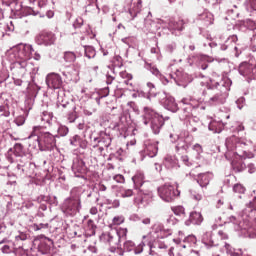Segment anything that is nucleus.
Wrapping results in <instances>:
<instances>
[{"label":"nucleus","instance_id":"1","mask_svg":"<svg viewBox=\"0 0 256 256\" xmlns=\"http://www.w3.org/2000/svg\"><path fill=\"white\" fill-rule=\"evenodd\" d=\"M201 87L206 90L202 91L203 97H205L206 104L210 107H219V105H225L227 103V97H229V91L233 81L229 77H223L220 81L198 74Z\"/></svg>","mask_w":256,"mask_h":256},{"label":"nucleus","instance_id":"2","mask_svg":"<svg viewBox=\"0 0 256 256\" xmlns=\"http://www.w3.org/2000/svg\"><path fill=\"white\" fill-rule=\"evenodd\" d=\"M228 223H233L239 237L256 239V197L242 211L238 220L235 216H230Z\"/></svg>","mask_w":256,"mask_h":256},{"label":"nucleus","instance_id":"3","mask_svg":"<svg viewBox=\"0 0 256 256\" xmlns=\"http://www.w3.org/2000/svg\"><path fill=\"white\" fill-rule=\"evenodd\" d=\"M33 53H35V49L31 44H19L13 47L8 55V59L11 61V71L25 75L29 65L27 61L33 57Z\"/></svg>","mask_w":256,"mask_h":256},{"label":"nucleus","instance_id":"4","mask_svg":"<svg viewBox=\"0 0 256 256\" xmlns=\"http://www.w3.org/2000/svg\"><path fill=\"white\" fill-rule=\"evenodd\" d=\"M226 158L232 159H251L252 154H249L245 150H241V145H245V142H241L237 136H231L226 139Z\"/></svg>","mask_w":256,"mask_h":256},{"label":"nucleus","instance_id":"5","mask_svg":"<svg viewBox=\"0 0 256 256\" xmlns=\"http://www.w3.org/2000/svg\"><path fill=\"white\" fill-rule=\"evenodd\" d=\"M168 119L169 117L164 118L152 108L144 107L143 123L144 125H149L150 123V127L154 135H159V133H161V129L165 125V121H168Z\"/></svg>","mask_w":256,"mask_h":256},{"label":"nucleus","instance_id":"6","mask_svg":"<svg viewBox=\"0 0 256 256\" xmlns=\"http://www.w3.org/2000/svg\"><path fill=\"white\" fill-rule=\"evenodd\" d=\"M132 181L141 203H151L153 199V192L151 189L145 188V174L141 171L136 172L132 177Z\"/></svg>","mask_w":256,"mask_h":256},{"label":"nucleus","instance_id":"7","mask_svg":"<svg viewBox=\"0 0 256 256\" xmlns=\"http://www.w3.org/2000/svg\"><path fill=\"white\" fill-rule=\"evenodd\" d=\"M89 139L92 149H97L100 155L105 151V149H109V147H111V143L113 141L111 135L107 134L105 131L98 132L97 136H94L93 132H91L89 134Z\"/></svg>","mask_w":256,"mask_h":256},{"label":"nucleus","instance_id":"8","mask_svg":"<svg viewBox=\"0 0 256 256\" xmlns=\"http://www.w3.org/2000/svg\"><path fill=\"white\" fill-rule=\"evenodd\" d=\"M81 207V196L71 195L64 200L61 209L67 217H75L77 213H80Z\"/></svg>","mask_w":256,"mask_h":256},{"label":"nucleus","instance_id":"9","mask_svg":"<svg viewBox=\"0 0 256 256\" xmlns=\"http://www.w3.org/2000/svg\"><path fill=\"white\" fill-rule=\"evenodd\" d=\"M168 71H170V79L179 87H187L193 81L189 74L185 73L181 68L178 69L175 65H170Z\"/></svg>","mask_w":256,"mask_h":256},{"label":"nucleus","instance_id":"10","mask_svg":"<svg viewBox=\"0 0 256 256\" xmlns=\"http://www.w3.org/2000/svg\"><path fill=\"white\" fill-rule=\"evenodd\" d=\"M143 247H145V242H141L138 246L135 242L131 240H126L123 243V249L119 247L110 246V253H116L117 255H124V253H134V255H139L143 253Z\"/></svg>","mask_w":256,"mask_h":256},{"label":"nucleus","instance_id":"11","mask_svg":"<svg viewBox=\"0 0 256 256\" xmlns=\"http://www.w3.org/2000/svg\"><path fill=\"white\" fill-rule=\"evenodd\" d=\"M181 103H183L184 106L178 112L180 121H187L192 119V117H195L193 115V111H195V109H205V107L199 104H193V100H191V98H183Z\"/></svg>","mask_w":256,"mask_h":256},{"label":"nucleus","instance_id":"12","mask_svg":"<svg viewBox=\"0 0 256 256\" xmlns=\"http://www.w3.org/2000/svg\"><path fill=\"white\" fill-rule=\"evenodd\" d=\"M238 41H239V37L233 34L228 36L227 39L224 41V43H220L219 45H217V43L215 42H209L208 47H210V49H215V47H217L219 51H227V49H234V51H236L235 57H239V55H241V52L237 47Z\"/></svg>","mask_w":256,"mask_h":256},{"label":"nucleus","instance_id":"13","mask_svg":"<svg viewBox=\"0 0 256 256\" xmlns=\"http://www.w3.org/2000/svg\"><path fill=\"white\" fill-rule=\"evenodd\" d=\"M158 195L162 201L173 203L181 195V192L171 184H164L158 188Z\"/></svg>","mask_w":256,"mask_h":256},{"label":"nucleus","instance_id":"14","mask_svg":"<svg viewBox=\"0 0 256 256\" xmlns=\"http://www.w3.org/2000/svg\"><path fill=\"white\" fill-rule=\"evenodd\" d=\"M55 41H57V36L51 31H41L35 37V43L37 45H43L44 47L55 45Z\"/></svg>","mask_w":256,"mask_h":256},{"label":"nucleus","instance_id":"15","mask_svg":"<svg viewBox=\"0 0 256 256\" xmlns=\"http://www.w3.org/2000/svg\"><path fill=\"white\" fill-rule=\"evenodd\" d=\"M158 97H159L160 105L164 109H167L172 113H177V111H179V106H177V102H175V98H173L171 95L165 92H160L158 93Z\"/></svg>","mask_w":256,"mask_h":256},{"label":"nucleus","instance_id":"16","mask_svg":"<svg viewBox=\"0 0 256 256\" xmlns=\"http://www.w3.org/2000/svg\"><path fill=\"white\" fill-rule=\"evenodd\" d=\"M13 153V154H12ZM17 157V161H23V159H27V154H25V149H23V144L16 143L13 148L8 150L7 160L9 163H15V158Z\"/></svg>","mask_w":256,"mask_h":256},{"label":"nucleus","instance_id":"17","mask_svg":"<svg viewBox=\"0 0 256 256\" xmlns=\"http://www.w3.org/2000/svg\"><path fill=\"white\" fill-rule=\"evenodd\" d=\"M40 142H41V151H51L57 145V140L55 136L49 132H41L40 130Z\"/></svg>","mask_w":256,"mask_h":256},{"label":"nucleus","instance_id":"18","mask_svg":"<svg viewBox=\"0 0 256 256\" xmlns=\"http://www.w3.org/2000/svg\"><path fill=\"white\" fill-rule=\"evenodd\" d=\"M16 161L18 163L16 169L19 171V173H23V175H27L28 177L35 174V163L29 161V158H23L22 160Z\"/></svg>","mask_w":256,"mask_h":256},{"label":"nucleus","instance_id":"19","mask_svg":"<svg viewBox=\"0 0 256 256\" xmlns=\"http://www.w3.org/2000/svg\"><path fill=\"white\" fill-rule=\"evenodd\" d=\"M29 147L41 151V126H34L31 135L28 136Z\"/></svg>","mask_w":256,"mask_h":256},{"label":"nucleus","instance_id":"20","mask_svg":"<svg viewBox=\"0 0 256 256\" xmlns=\"http://www.w3.org/2000/svg\"><path fill=\"white\" fill-rule=\"evenodd\" d=\"M238 71L242 77H248L249 79H256V65L248 62H242L238 68Z\"/></svg>","mask_w":256,"mask_h":256},{"label":"nucleus","instance_id":"21","mask_svg":"<svg viewBox=\"0 0 256 256\" xmlns=\"http://www.w3.org/2000/svg\"><path fill=\"white\" fill-rule=\"evenodd\" d=\"M46 85L49 89H61L63 87V79L57 73H50L46 76Z\"/></svg>","mask_w":256,"mask_h":256},{"label":"nucleus","instance_id":"22","mask_svg":"<svg viewBox=\"0 0 256 256\" xmlns=\"http://www.w3.org/2000/svg\"><path fill=\"white\" fill-rule=\"evenodd\" d=\"M72 171L75 177H84L85 173H87V166L85 165V161L79 158H75L72 164Z\"/></svg>","mask_w":256,"mask_h":256},{"label":"nucleus","instance_id":"23","mask_svg":"<svg viewBox=\"0 0 256 256\" xmlns=\"http://www.w3.org/2000/svg\"><path fill=\"white\" fill-rule=\"evenodd\" d=\"M158 152L159 147L157 146V142L148 140L144 143V155H146L147 157H157Z\"/></svg>","mask_w":256,"mask_h":256},{"label":"nucleus","instance_id":"24","mask_svg":"<svg viewBox=\"0 0 256 256\" xmlns=\"http://www.w3.org/2000/svg\"><path fill=\"white\" fill-rule=\"evenodd\" d=\"M0 113L2 117H9L11 114L13 115L15 113V110L13 109V102L5 99L3 104L0 105Z\"/></svg>","mask_w":256,"mask_h":256},{"label":"nucleus","instance_id":"25","mask_svg":"<svg viewBox=\"0 0 256 256\" xmlns=\"http://www.w3.org/2000/svg\"><path fill=\"white\" fill-rule=\"evenodd\" d=\"M203 223V215L201 212H191L189 215V219L185 221V225L189 227V225H201Z\"/></svg>","mask_w":256,"mask_h":256},{"label":"nucleus","instance_id":"26","mask_svg":"<svg viewBox=\"0 0 256 256\" xmlns=\"http://www.w3.org/2000/svg\"><path fill=\"white\" fill-rule=\"evenodd\" d=\"M143 9V0H132V3L129 8V14L132 19H135Z\"/></svg>","mask_w":256,"mask_h":256},{"label":"nucleus","instance_id":"27","mask_svg":"<svg viewBox=\"0 0 256 256\" xmlns=\"http://www.w3.org/2000/svg\"><path fill=\"white\" fill-rule=\"evenodd\" d=\"M211 179H213V174L211 172H205L198 174L196 181L201 189H205L207 185H209Z\"/></svg>","mask_w":256,"mask_h":256},{"label":"nucleus","instance_id":"28","mask_svg":"<svg viewBox=\"0 0 256 256\" xmlns=\"http://www.w3.org/2000/svg\"><path fill=\"white\" fill-rule=\"evenodd\" d=\"M213 13L204 10L203 13H198V21H202L204 27H209V25H213Z\"/></svg>","mask_w":256,"mask_h":256},{"label":"nucleus","instance_id":"29","mask_svg":"<svg viewBox=\"0 0 256 256\" xmlns=\"http://www.w3.org/2000/svg\"><path fill=\"white\" fill-rule=\"evenodd\" d=\"M185 125L188 133H195V131L199 129V125H201V122L199 121V117L194 116L188 120H185Z\"/></svg>","mask_w":256,"mask_h":256},{"label":"nucleus","instance_id":"30","mask_svg":"<svg viewBox=\"0 0 256 256\" xmlns=\"http://www.w3.org/2000/svg\"><path fill=\"white\" fill-rule=\"evenodd\" d=\"M164 165L167 169H179V160L175 156L167 155L164 158Z\"/></svg>","mask_w":256,"mask_h":256},{"label":"nucleus","instance_id":"31","mask_svg":"<svg viewBox=\"0 0 256 256\" xmlns=\"http://www.w3.org/2000/svg\"><path fill=\"white\" fill-rule=\"evenodd\" d=\"M202 243L206 247H217V242L213 240V232H206L202 235Z\"/></svg>","mask_w":256,"mask_h":256},{"label":"nucleus","instance_id":"32","mask_svg":"<svg viewBox=\"0 0 256 256\" xmlns=\"http://www.w3.org/2000/svg\"><path fill=\"white\" fill-rule=\"evenodd\" d=\"M183 25L184 22L181 19L176 20L171 18L168 22V28L172 31H183Z\"/></svg>","mask_w":256,"mask_h":256},{"label":"nucleus","instance_id":"33","mask_svg":"<svg viewBox=\"0 0 256 256\" xmlns=\"http://www.w3.org/2000/svg\"><path fill=\"white\" fill-rule=\"evenodd\" d=\"M231 165H232V169L236 173H241V171H245L247 167L245 165V162H243V159H238V158H233Z\"/></svg>","mask_w":256,"mask_h":256},{"label":"nucleus","instance_id":"34","mask_svg":"<svg viewBox=\"0 0 256 256\" xmlns=\"http://www.w3.org/2000/svg\"><path fill=\"white\" fill-rule=\"evenodd\" d=\"M244 7L251 17H256V0H245Z\"/></svg>","mask_w":256,"mask_h":256},{"label":"nucleus","instance_id":"35","mask_svg":"<svg viewBox=\"0 0 256 256\" xmlns=\"http://www.w3.org/2000/svg\"><path fill=\"white\" fill-rule=\"evenodd\" d=\"M85 235L86 237H93L97 231V225H95V222L93 220H88L87 224L85 226Z\"/></svg>","mask_w":256,"mask_h":256},{"label":"nucleus","instance_id":"36","mask_svg":"<svg viewBox=\"0 0 256 256\" xmlns=\"http://www.w3.org/2000/svg\"><path fill=\"white\" fill-rule=\"evenodd\" d=\"M223 127V122L217 120H212L208 125V129L212 131V133H221Z\"/></svg>","mask_w":256,"mask_h":256},{"label":"nucleus","instance_id":"37","mask_svg":"<svg viewBox=\"0 0 256 256\" xmlns=\"http://www.w3.org/2000/svg\"><path fill=\"white\" fill-rule=\"evenodd\" d=\"M144 69H146V71H149L155 77H161V71H159V68H157V65L153 63L145 62Z\"/></svg>","mask_w":256,"mask_h":256},{"label":"nucleus","instance_id":"38","mask_svg":"<svg viewBox=\"0 0 256 256\" xmlns=\"http://www.w3.org/2000/svg\"><path fill=\"white\" fill-rule=\"evenodd\" d=\"M225 251L228 255L231 256H241L243 255V250H235L233 247H231V244L225 242L224 244Z\"/></svg>","mask_w":256,"mask_h":256},{"label":"nucleus","instance_id":"39","mask_svg":"<svg viewBox=\"0 0 256 256\" xmlns=\"http://www.w3.org/2000/svg\"><path fill=\"white\" fill-rule=\"evenodd\" d=\"M40 121L42 123H47L48 125H51V122L53 121V112H42V115L40 116Z\"/></svg>","mask_w":256,"mask_h":256},{"label":"nucleus","instance_id":"40","mask_svg":"<svg viewBox=\"0 0 256 256\" xmlns=\"http://www.w3.org/2000/svg\"><path fill=\"white\" fill-rule=\"evenodd\" d=\"M40 201H44L45 203H49L50 205H58L57 196H40L38 198Z\"/></svg>","mask_w":256,"mask_h":256},{"label":"nucleus","instance_id":"41","mask_svg":"<svg viewBox=\"0 0 256 256\" xmlns=\"http://www.w3.org/2000/svg\"><path fill=\"white\" fill-rule=\"evenodd\" d=\"M101 240L104 241V243H109L110 245H115V236L113 234L106 232L102 234Z\"/></svg>","mask_w":256,"mask_h":256},{"label":"nucleus","instance_id":"42","mask_svg":"<svg viewBox=\"0 0 256 256\" xmlns=\"http://www.w3.org/2000/svg\"><path fill=\"white\" fill-rule=\"evenodd\" d=\"M189 193L194 201H201V199H203V193L197 188L190 189Z\"/></svg>","mask_w":256,"mask_h":256},{"label":"nucleus","instance_id":"43","mask_svg":"<svg viewBox=\"0 0 256 256\" xmlns=\"http://www.w3.org/2000/svg\"><path fill=\"white\" fill-rule=\"evenodd\" d=\"M57 107H63V109H67V107H69L70 103H69V100H67V98H64L63 96H61V94L58 95V98H57Z\"/></svg>","mask_w":256,"mask_h":256},{"label":"nucleus","instance_id":"44","mask_svg":"<svg viewBox=\"0 0 256 256\" xmlns=\"http://www.w3.org/2000/svg\"><path fill=\"white\" fill-rule=\"evenodd\" d=\"M234 9H228V17L232 19V21H235L239 17V9H237V4L233 5Z\"/></svg>","mask_w":256,"mask_h":256},{"label":"nucleus","instance_id":"45","mask_svg":"<svg viewBox=\"0 0 256 256\" xmlns=\"http://www.w3.org/2000/svg\"><path fill=\"white\" fill-rule=\"evenodd\" d=\"M84 51H85V57H87L88 59H93L95 55H97L95 48L92 46H85Z\"/></svg>","mask_w":256,"mask_h":256},{"label":"nucleus","instance_id":"46","mask_svg":"<svg viewBox=\"0 0 256 256\" xmlns=\"http://www.w3.org/2000/svg\"><path fill=\"white\" fill-rule=\"evenodd\" d=\"M193 155H195L196 161L201 159V153H203V147L200 144H195L193 146Z\"/></svg>","mask_w":256,"mask_h":256},{"label":"nucleus","instance_id":"47","mask_svg":"<svg viewBox=\"0 0 256 256\" xmlns=\"http://www.w3.org/2000/svg\"><path fill=\"white\" fill-rule=\"evenodd\" d=\"M85 253L90 256H99V249H97V246L95 245H90L85 250Z\"/></svg>","mask_w":256,"mask_h":256},{"label":"nucleus","instance_id":"48","mask_svg":"<svg viewBox=\"0 0 256 256\" xmlns=\"http://www.w3.org/2000/svg\"><path fill=\"white\" fill-rule=\"evenodd\" d=\"M181 149L183 151H187V149H189L187 142H185V140L183 138H180L176 145V151H181Z\"/></svg>","mask_w":256,"mask_h":256},{"label":"nucleus","instance_id":"49","mask_svg":"<svg viewBox=\"0 0 256 256\" xmlns=\"http://www.w3.org/2000/svg\"><path fill=\"white\" fill-rule=\"evenodd\" d=\"M130 119L131 118L129 117V115H127L125 113L121 114V116H120V123L122 125L121 129L127 128V126L129 125Z\"/></svg>","mask_w":256,"mask_h":256},{"label":"nucleus","instance_id":"50","mask_svg":"<svg viewBox=\"0 0 256 256\" xmlns=\"http://www.w3.org/2000/svg\"><path fill=\"white\" fill-rule=\"evenodd\" d=\"M174 215L177 217H184L185 216V208L183 206H176L172 208Z\"/></svg>","mask_w":256,"mask_h":256},{"label":"nucleus","instance_id":"51","mask_svg":"<svg viewBox=\"0 0 256 256\" xmlns=\"http://www.w3.org/2000/svg\"><path fill=\"white\" fill-rule=\"evenodd\" d=\"M57 131L60 137H67L69 135V127L65 125H60Z\"/></svg>","mask_w":256,"mask_h":256},{"label":"nucleus","instance_id":"52","mask_svg":"<svg viewBox=\"0 0 256 256\" xmlns=\"http://www.w3.org/2000/svg\"><path fill=\"white\" fill-rule=\"evenodd\" d=\"M77 59V56L74 52H65L64 54V60L67 63H73Z\"/></svg>","mask_w":256,"mask_h":256},{"label":"nucleus","instance_id":"53","mask_svg":"<svg viewBox=\"0 0 256 256\" xmlns=\"http://www.w3.org/2000/svg\"><path fill=\"white\" fill-rule=\"evenodd\" d=\"M148 87V99H151V97H157V93H155V84L148 82L147 83Z\"/></svg>","mask_w":256,"mask_h":256},{"label":"nucleus","instance_id":"54","mask_svg":"<svg viewBox=\"0 0 256 256\" xmlns=\"http://www.w3.org/2000/svg\"><path fill=\"white\" fill-rule=\"evenodd\" d=\"M29 237V234L27 232L18 231L15 235V241H27V238Z\"/></svg>","mask_w":256,"mask_h":256},{"label":"nucleus","instance_id":"55","mask_svg":"<svg viewBox=\"0 0 256 256\" xmlns=\"http://www.w3.org/2000/svg\"><path fill=\"white\" fill-rule=\"evenodd\" d=\"M181 161L186 167H193V165H195V161L191 160L187 155L181 156Z\"/></svg>","mask_w":256,"mask_h":256},{"label":"nucleus","instance_id":"56","mask_svg":"<svg viewBox=\"0 0 256 256\" xmlns=\"http://www.w3.org/2000/svg\"><path fill=\"white\" fill-rule=\"evenodd\" d=\"M232 131L234 133H241V131H245V126H243L241 122H236L234 126H232Z\"/></svg>","mask_w":256,"mask_h":256},{"label":"nucleus","instance_id":"57","mask_svg":"<svg viewBox=\"0 0 256 256\" xmlns=\"http://www.w3.org/2000/svg\"><path fill=\"white\" fill-rule=\"evenodd\" d=\"M48 227H49V223H39V224L32 225L33 231H41L43 229H47Z\"/></svg>","mask_w":256,"mask_h":256},{"label":"nucleus","instance_id":"58","mask_svg":"<svg viewBox=\"0 0 256 256\" xmlns=\"http://www.w3.org/2000/svg\"><path fill=\"white\" fill-rule=\"evenodd\" d=\"M133 195H135V192L132 189H124L120 193V197H122L123 199L127 197H133Z\"/></svg>","mask_w":256,"mask_h":256},{"label":"nucleus","instance_id":"59","mask_svg":"<svg viewBox=\"0 0 256 256\" xmlns=\"http://www.w3.org/2000/svg\"><path fill=\"white\" fill-rule=\"evenodd\" d=\"M177 49V44L175 42H171L170 44H167L165 46L166 53H175V50Z\"/></svg>","mask_w":256,"mask_h":256},{"label":"nucleus","instance_id":"60","mask_svg":"<svg viewBox=\"0 0 256 256\" xmlns=\"http://www.w3.org/2000/svg\"><path fill=\"white\" fill-rule=\"evenodd\" d=\"M80 141H81V136L74 135L72 138H70V145H72V147H79Z\"/></svg>","mask_w":256,"mask_h":256},{"label":"nucleus","instance_id":"61","mask_svg":"<svg viewBox=\"0 0 256 256\" xmlns=\"http://www.w3.org/2000/svg\"><path fill=\"white\" fill-rule=\"evenodd\" d=\"M234 193H239L240 195H243L245 193V187L241 184H235L233 186Z\"/></svg>","mask_w":256,"mask_h":256},{"label":"nucleus","instance_id":"62","mask_svg":"<svg viewBox=\"0 0 256 256\" xmlns=\"http://www.w3.org/2000/svg\"><path fill=\"white\" fill-rule=\"evenodd\" d=\"M166 221L170 226H174V225H177V223H179V219H177L175 215L168 216Z\"/></svg>","mask_w":256,"mask_h":256},{"label":"nucleus","instance_id":"63","mask_svg":"<svg viewBox=\"0 0 256 256\" xmlns=\"http://www.w3.org/2000/svg\"><path fill=\"white\" fill-rule=\"evenodd\" d=\"M78 117L79 116L77 115V112L74 111V112H71L68 114L67 119H68L69 123H75V121H77Z\"/></svg>","mask_w":256,"mask_h":256},{"label":"nucleus","instance_id":"64","mask_svg":"<svg viewBox=\"0 0 256 256\" xmlns=\"http://www.w3.org/2000/svg\"><path fill=\"white\" fill-rule=\"evenodd\" d=\"M246 27L250 30V31H256V23L253 20H247L246 22Z\"/></svg>","mask_w":256,"mask_h":256}]
</instances>
